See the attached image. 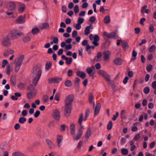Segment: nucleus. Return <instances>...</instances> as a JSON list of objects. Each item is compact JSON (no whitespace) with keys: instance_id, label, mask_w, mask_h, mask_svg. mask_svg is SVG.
<instances>
[{"instance_id":"nucleus-1","label":"nucleus","mask_w":156,"mask_h":156,"mask_svg":"<svg viewBox=\"0 0 156 156\" xmlns=\"http://www.w3.org/2000/svg\"><path fill=\"white\" fill-rule=\"evenodd\" d=\"M42 70L40 67L35 66L33 69L31 75L33 77L32 83L34 86L37 83L41 75Z\"/></svg>"},{"instance_id":"nucleus-2","label":"nucleus","mask_w":156,"mask_h":156,"mask_svg":"<svg viewBox=\"0 0 156 156\" xmlns=\"http://www.w3.org/2000/svg\"><path fill=\"white\" fill-rule=\"evenodd\" d=\"M24 58V55H21L19 58L16 59L14 62L15 64V70L16 72L19 71Z\"/></svg>"},{"instance_id":"nucleus-3","label":"nucleus","mask_w":156,"mask_h":156,"mask_svg":"<svg viewBox=\"0 0 156 156\" xmlns=\"http://www.w3.org/2000/svg\"><path fill=\"white\" fill-rule=\"evenodd\" d=\"M23 33L21 32L17 33L16 30H14L11 33L8 34L6 39L18 38L21 35H23Z\"/></svg>"},{"instance_id":"nucleus-4","label":"nucleus","mask_w":156,"mask_h":156,"mask_svg":"<svg viewBox=\"0 0 156 156\" xmlns=\"http://www.w3.org/2000/svg\"><path fill=\"white\" fill-rule=\"evenodd\" d=\"M103 35L104 37H106L108 38H118L119 36L116 31L112 32L110 33H108L106 32H105L103 33Z\"/></svg>"},{"instance_id":"nucleus-5","label":"nucleus","mask_w":156,"mask_h":156,"mask_svg":"<svg viewBox=\"0 0 156 156\" xmlns=\"http://www.w3.org/2000/svg\"><path fill=\"white\" fill-rule=\"evenodd\" d=\"M5 5L6 8L9 10L13 11L16 9V5L13 2L6 1L5 3Z\"/></svg>"},{"instance_id":"nucleus-6","label":"nucleus","mask_w":156,"mask_h":156,"mask_svg":"<svg viewBox=\"0 0 156 156\" xmlns=\"http://www.w3.org/2000/svg\"><path fill=\"white\" fill-rule=\"evenodd\" d=\"M74 97L73 95L70 94L67 96L65 100V105L72 107V103Z\"/></svg>"},{"instance_id":"nucleus-7","label":"nucleus","mask_w":156,"mask_h":156,"mask_svg":"<svg viewBox=\"0 0 156 156\" xmlns=\"http://www.w3.org/2000/svg\"><path fill=\"white\" fill-rule=\"evenodd\" d=\"M39 29L38 28L35 27L33 28L31 30V32H29L28 33L27 38L30 39L33 35L37 34L39 32Z\"/></svg>"},{"instance_id":"nucleus-8","label":"nucleus","mask_w":156,"mask_h":156,"mask_svg":"<svg viewBox=\"0 0 156 156\" xmlns=\"http://www.w3.org/2000/svg\"><path fill=\"white\" fill-rule=\"evenodd\" d=\"M52 115L55 119L59 120L60 118V111L58 109L53 110L52 112Z\"/></svg>"},{"instance_id":"nucleus-9","label":"nucleus","mask_w":156,"mask_h":156,"mask_svg":"<svg viewBox=\"0 0 156 156\" xmlns=\"http://www.w3.org/2000/svg\"><path fill=\"white\" fill-rule=\"evenodd\" d=\"M83 133V131H81L80 130H77V132L76 135L73 134L71 135L74 140H78L81 137Z\"/></svg>"},{"instance_id":"nucleus-10","label":"nucleus","mask_w":156,"mask_h":156,"mask_svg":"<svg viewBox=\"0 0 156 156\" xmlns=\"http://www.w3.org/2000/svg\"><path fill=\"white\" fill-rule=\"evenodd\" d=\"M95 68L94 65L91 66V67H88L86 69V71L90 76H93L95 73Z\"/></svg>"},{"instance_id":"nucleus-11","label":"nucleus","mask_w":156,"mask_h":156,"mask_svg":"<svg viewBox=\"0 0 156 156\" xmlns=\"http://www.w3.org/2000/svg\"><path fill=\"white\" fill-rule=\"evenodd\" d=\"M72 106L65 105L64 114L65 116L68 117L70 115Z\"/></svg>"},{"instance_id":"nucleus-12","label":"nucleus","mask_w":156,"mask_h":156,"mask_svg":"<svg viewBox=\"0 0 156 156\" xmlns=\"http://www.w3.org/2000/svg\"><path fill=\"white\" fill-rule=\"evenodd\" d=\"M25 18L23 16H20L15 20V22L17 24H23L25 23Z\"/></svg>"},{"instance_id":"nucleus-13","label":"nucleus","mask_w":156,"mask_h":156,"mask_svg":"<svg viewBox=\"0 0 156 156\" xmlns=\"http://www.w3.org/2000/svg\"><path fill=\"white\" fill-rule=\"evenodd\" d=\"M103 55L104 60L107 61L109 59L111 52L108 50L104 51L103 53Z\"/></svg>"},{"instance_id":"nucleus-14","label":"nucleus","mask_w":156,"mask_h":156,"mask_svg":"<svg viewBox=\"0 0 156 156\" xmlns=\"http://www.w3.org/2000/svg\"><path fill=\"white\" fill-rule=\"evenodd\" d=\"M62 80L61 78L57 77L49 79L48 80V81L49 83H58L62 81Z\"/></svg>"},{"instance_id":"nucleus-15","label":"nucleus","mask_w":156,"mask_h":156,"mask_svg":"<svg viewBox=\"0 0 156 156\" xmlns=\"http://www.w3.org/2000/svg\"><path fill=\"white\" fill-rule=\"evenodd\" d=\"M91 127H89L87 129V132L84 136L85 138L88 140L91 135Z\"/></svg>"},{"instance_id":"nucleus-16","label":"nucleus","mask_w":156,"mask_h":156,"mask_svg":"<svg viewBox=\"0 0 156 156\" xmlns=\"http://www.w3.org/2000/svg\"><path fill=\"white\" fill-rule=\"evenodd\" d=\"M1 42L2 45L5 47H8L11 45V42L9 40H2Z\"/></svg>"},{"instance_id":"nucleus-17","label":"nucleus","mask_w":156,"mask_h":156,"mask_svg":"<svg viewBox=\"0 0 156 156\" xmlns=\"http://www.w3.org/2000/svg\"><path fill=\"white\" fill-rule=\"evenodd\" d=\"M62 139V137L61 135H57L56 140L58 143L57 146L58 147H60L61 146V142Z\"/></svg>"},{"instance_id":"nucleus-18","label":"nucleus","mask_w":156,"mask_h":156,"mask_svg":"<svg viewBox=\"0 0 156 156\" xmlns=\"http://www.w3.org/2000/svg\"><path fill=\"white\" fill-rule=\"evenodd\" d=\"M122 62V60L120 58H116L113 61L114 64L117 65H121Z\"/></svg>"},{"instance_id":"nucleus-19","label":"nucleus","mask_w":156,"mask_h":156,"mask_svg":"<svg viewBox=\"0 0 156 156\" xmlns=\"http://www.w3.org/2000/svg\"><path fill=\"white\" fill-rule=\"evenodd\" d=\"M14 51L11 49H8L5 51L4 53V55L5 57H8L9 55L12 54Z\"/></svg>"},{"instance_id":"nucleus-20","label":"nucleus","mask_w":156,"mask_h":156,"mask_svg":"<svg viewBox=\"0 0 156 156\" xmlns=\"http://www.w3.org/2000/svg\"><path fill=\"white\" fill-rule=\"evenodd\" d=\"M101 105L100 103H98L97 104L94 111V114L96 115H97L100 110Z\"/></svg>"},{"instance_id":"nucleus-21","label":"nucleus","mask_w":156,"mask_h":156,"mask_svg":"<svg viewBox=\"0 0 156 156\" xmlns=\"http://www.w3.org/2000/svg\"><path fill=\"white\" fill-rule=\"evenodd\" d=\"M76 74L78 76L81 77L82 79L84 78L86 76L85 73L81 71H77Z\"/></svg>"},{"instance_id":"nucleus-22","label":"nucleus","mask_w":156,"mask_h":156,"mask_svg":"<svg viewBox=\"0 0 156 156\" xmlns=\"http://www.w3.org/2000/svg\"><path fill=\"white\" fill-rule=\"evenodd\" d=\"M70 129L71 135L75 134V126L74 123H71L70 126Z\"/></svg>"},{"instance_id":"nucleus-23","label":"nucleus","mask_w":156,"mask_h":156,"mask_svg":"<svg viewBox=\"0 0 156 156\" xmlns=\"http://www.w3.org/2000/svg\"><path fill=\"white\" fill-rule=\"evenodd\" d=\"M83 120H84L83 115V113H81L79 115L78 121V123L79 125H81L82 124V122Z\"/></svg>"},{"instance_id":"nucleus-24","label":"nucleus","mask_w":156,"mask_h":156,"mask_svg":"<svg viewBox=\"0 0 156 156\" xmlns=\"http://www.w3.org/2000/svg\"><path fill=\"white\" fill-rule=\"evenodd\" d=\"M25 6L24 4H21L19 5L18 8V11L20 12H22L25 10Z\"/></svg>"},{"instance_id":"nucleus-25","label":"nucleus","mask_w":156,"mask_h":156,"mask_svg":"<svg viewBox=\"0 0 156 156\" xmlns=\"http://www.w3.org/2000/svg\"><path fill=\"white\" fill-rule=\"evenodd\" d=\"M39 27L41 29H46L49 27V24L47 23H41L40 24Z\"/></svg>"},{"instance_id":"nucleus-26","label":"nucleus","mask_w":156,"mask_h":156,"mask_svg":"<svg viewBox=\"0 0 156 156\" xmlns=\"http://www.w3.org/2000/svg\"><path fill=\"white\" fill-rule=\"evenodd\" d=\"M122 46L124 50H126L128 48L129 46L127 43L125 41H122Z\"/></svg>"},{"instance_id":"nucleus-27","label":"nucleus","mask_w":156,"mask_h":156,"mask_svg":"<svg viewBox=\"0 0 156 156\" xmlns=\"http://www.w3.org/2000/svg\"><path fill=\"white\" fill-rule=\"evenodd\" d=\"M12 156H26L24 154L19 151H17L13 153Z\"/></svg>"},{"instance_id":"nucleus-28","label":"nucleus","mask_w":156,"mask_h":156,"mask_svg":"<svg viewBox=\"0 0 156 156\" xmlns=\"http://www.w3.org/2000/svg\"><path fill=\"white\" fill-rule=\"evenodd\" d=\"M46 142L50 148L54 146V144L52 141L48 139L46 140Z\"/></svg>"},{"instance_id":"nucleus-29","label":"nucleus","mask_w":156,"mask_h":156,"mask_svg":"<svg viewBox=\"0 0 156 156\" xmlns=\"http://www.w3.org/2000/svg\"><path fill=\"white\" fill-rule=\"evenodd\" d=\"M126 111L124 110H122L121 111L120 113V116L121 119H126V116L125 115Z\"/></svg>"},{"instance_id":"nucleus-30","label":"nucleus","mask_w":156,"mask_h":156,"mask_svg":"<svg viewBox=\"0 0 156 156\" xmlns=\"http://www.w3.org/2000/svg\"><path fill=\"white\" fill-rule=\"evenodd\" d=\"M138 124L137 122L134 123L133 124V126L131 128V131L133 132L136 131L138 130V128L136 127Z\"/></svg>"},{"instance_id":"nucleus-31","label":"nucleus","mask_w":156,"mask_h":156,"mask_svg":"<svg viewBox=\"0 0 156 156\" xmlns=\"http://www.w3.org/2000/svg\"><path fill=\"white\" fill-rule=\"evenodd\" d=\"M36 93L33 92H29L27 94V97L29 99H31L35 95Z\"/></svg>"},{"instance_id":"nucleus-32","label":"nucleus","mask_w":156,"mask_h":156,"mask_svg":"<svg viewBox=\"0 0 156 156\" xmlns=\"http://www.w3.org/2000/svg\"><path fill=\"white\" fill-rule=\"evenodd\" d=\"M52 65L51 63L50 62H47L45 66V69L46 70H49L51 67Z\"/></svg>"},{"instance_id":"nucleus-33","label":"nucleus","mask_w":156,"mask_h":156,"mask_svg":"<svg viewBox=\"0 0 156 156\" xmlns=\"http://www.w3.org/2000/svg\"><path fill=\"white\" fill-rule=\"evenodd\" d=\"M72 82L69 80H66L64 83L65 85L67 87H70L72 85Z\"/></svg>"},{"instance_id":"nucleus-34","label":"nucleus","mask_w":156,"mask_h":156,"mask_svg":"<svg viewBox=\"0 0 156 156\" xmlns=\"http://www.w3.org/2000/svg\"><path fill=\"white\" fill-rule=\"evenodd\" d=\"M110 18L109 16H106L104 19V23L105 24H107L110 22Z\"/></svg>"},{"instance_id":"nucleus-35","label":"nucleus","mask_w":156,"mask_h":156,"mask_svg":"<svg viewBox=\"0 0 156 156\" xmlns=\"http://www.w3.org/2000/svg\"><path fill=\"white\" fill-rule=\"evenodd\" d=\"M90 110L88 109H87L85 112V115L84 118V121H86L87 118L89 116L90 114Z\"/></svg>"},{"instance_id":"nucleus-36","label":"nucleus","mask_w":156,"mask_h":156,"mask_svg":"<svg viewBox=\"0 0 156 156\" xmlns=\"http://www.w3.org/2000/svg\"><path fill=\"white\" fill-rule=\"evenodd\" d=\"M94 98L93 94L91 93H90L89 94L88 100L90 103L91 104L93 102V100L94 99Z\"/></svg>"},{"instance_id":"nucleus-37","label":"nucleus","mask_w":156,"mask_h":156,"mask_svg":"<svg viewBox=\"0 0 156 156\" xmlns=\"http://www.w3.org/2000/svg\"><path fill=\"white\" fill-rule=\"evenodd\" d=\"M122 154L124 155H126L128 154V151L127 149L122 148L121 150Z\"/></svg>"},{"instance_id":"nucleus-38","label":"nucleus","mask_w":156,"mask_h":156,"mask_svg":"<svg viewBox=\"0 0 156 156\" xmlns=\"http://www.w3.org/2000/svg\"><path fill=\"white\" fill-rule=\"evenodd\" d=\"M90 39H99V37L98 35L95 34L94 36L93 34H90L89 35Z\"/></svg>"},{"instance_id":"nucleus-39","label":"nucleus","mask_w":156,"mask_h":156,"mask_svg":"<svg viewBox=\"0 0 156 156\" xmlns=\"http://www.w3.org/2000/svg\"><path fill=\"white\" fill-rule=\"evenodd\" d=\"M80 80L79 78H78V77H76V78L75 83V86L77 88L79 87V82H80Z\"/></svg>"},{"instance_id":"nucleus-40","label":"nucleus","mask_w":156,"mask_h":156,"mask_svg":"<svg viewBox=\"0 0 156 156\" xmlns=\"http://www.w3.org/2000/svg\"><path fill=\"white\" fill-rule=\"evenodd\" d=\"M26 121V118L23 117H22L19 118L18 121L21 124H23Z\"/></svg>"},{"instance_id":"nucleus-41","label":"nucleus","mask_w":156,"mask_h":156,"mask_svg":"<svg viewBox=\"0 0 156 156\" xmlns=\"http://www.w3.org/2000/svg\"><path fill=\"white\" fill-rule=\"evenodd\" d=\"M65 60H66V63L67 65L70 64L72 61V58L71 57L66 58Z\"/></svg>"},{"instance_id":"nucleus-42","label":"nucleus","mask_w":156,"mask_h":156,"mask_svg":"<svg viewBox=\"0 0 156 156\" xmlns=\"http://www.w3.org/2000/svg\"><path fill=\"white\" fill-rule=\"evenodd\" d=\"M84 20V19L83 18L79 17L77 20V23L81 25L83 23Z\"/></svg>"},{"instance_id":"nucleus-43","label":"nucleus","mask_w":156,"mask_h":156,"mask_svg":"<svg viewBox=\"0 0 156 156\" xmlns=\"http://www.w3.org/2000/svg\"><path fill=\"white\" fill-rule=\"evenodd\" d=\"M156 49V46L155 45H152L149 48V51L150 52H153Z\"/></svg>"},{"instance_id":"nucleus-44","label":"nucleus","mask_w":156,"mask_h":156,"mask_svg":"<svg viewBox=\"0 0 156 156\" xmlns=\"http://www.w3.org/2000/svg\"><path fill=\"white\" fill-rule=\"evenodd\" d=\"M10 82L13 86H14L16 85V80L14 77H11Z\"/></svg>"},{"instance_id":"nucleus-45","label":"nucleus","mask_w":156,"mask_h":156,"mask_svg":"<svg viewBox=\"0 0 156 156\" xmlns=\"http://www.w3.org/2000/svg\"><path fill=\"white\" fill-rule=\"evenodd\" d=\"M85 34L88 35L90 33V30L88 27H86L84 30Z\"/></svg>"},{"instance_id":"nucleus-46","label":"nucleus","mask_w":156,"mask_h":156,"mask_svg":"<svg viewBox=\"0 0 156 156\" xmlns=\"http://www.w3.org/2000/svg\"><path fill=\"white\" fill-rule=\"evenodd\" d=\"M140 137V134L139 133L136 134L134 136L133 139L135 141H138L139 140Z\"/></svg>"},{"instance_id":"nucleus-47","label":"nucleus","mask_w":156,"mask_h":156,"mask_svg":"<svg viewBox=\"0 0 156 156\" xmlns=\"http://www.w3.org/2000/svg\"><path fill=\"white\" fill-rule=\"evenodd\" d=\"M143 91L145 94H148L150 92V89L149 87H145L143 90Z\"/></svg>"},{"instance_id":"nucleus-48","label":"nucleus","mask_w":156,"mask_h":156,"mask_svg":"<svg viewBox=\"0 0 156 156\" xmlns=\"http://www.w3.org/2000/svg\"><path fill=\"white\" fill-rule=\"evenodd\" d=\"M112 122L111 121L109 122L107 126V129L108 130H110L112 129Z\"/></svg>"},{"instance_id":"nucleus-49","label":"nucleus","mask_w":156,"mask_h":156,"mask_svg":"<svg viewBox=\"0 0 156 156\" xmlns=\"http://www.w3.org/2000/svg\"><path fill=\"white\" fill-rule=\"evenodd\" d=\"M48 97L47 95H45L43 96V101L44 102H47L48 101Z\"/></svg>"},{"instance_id":"nucleus-50","label":"nucleus","mask_w":156,"mask_h":156,"mask_svg":"<svg viewBox=\"0 0 156 156\" xmlns=\"http://www.w3.org/2000/svg\"><path fill=\"white\" fill-rule=\"evenodd\" d=\"M34 87L32 85H31L27 87V90L30 91H32L34 90Z\"/></svg>"},{"instance_id":"nucleus-51","label":"nucleus","mask_w":156,"mask_h":156,"mask_svg":"<svg viewBox=\"0 0 156 156\" xmlns=\"http://www.w3.org/2000/svg\"><path fill=\"white\" fill-rule=\"evenodd\" d=\"M98 73L99 75L103 77L106 74L104 71L102 70H99Z\"/></svg>"},{"instance_id":"nucleus-52","label":"nucleus","mask_w":156,"mask_h":156,"mask_svg":"<svg viewBox=\"0 0 156 156\" xmlns=\"http://www.w3.org/2000/svg\"><path fill=\"white\" fill-rule=\"evenodd\" d=\"M79 11V6L77 5H75L74 8V11L76 14Z\"/></svg>"},{"instance_id":"nucleus-53","label":"nucleus","mask_w":156,"mask_h":156,"mask_svg":"<svg viewBox=\"0 0 156 156\" xmlns=\"http://www.w3.org/2000/svg\"><path fill=\"white\" fill-rule=\"evenodd\" d=\"M68 76L69 77H71L74 74L73 71L71 69H69L68 72Z\"/></svg>"},{"instance_id":"nucleus-54","label":"nucleus","mask_w":156,"mask_h":156,"mask_svg":"<svg viewBox=\"0 0 156 156\" xmlns=\"http://www.w3.org/2000/svg\"><path fill=\"white\" fill-rule=\"evenodd\" d=\"M96 19L94 16L90 17L89 20V21L91 23H94Z\"/></svg>"},{"instance_id":"nucleus-55","label":"nucleus","mask_w":156,"mask_h":156,"mask_svg":"<svg viewBox=\"0 0 156 156\" xmlns=\"http://www.w3.org/2000/svg\"><path fill=\"white\" fill-rule=\"evenodd\" d=\"M78 35V33L76 30H74L73 31L72 36L73 38H75Z\"/></svg>"},{"instance_id":"nucleus-56","label":"nucleus","mask_w":156,"mask_h":156,"mask_svg":"<svg viewBox=\"0 0 156 156\" xmlns=\"http://www.w3.org/2000/svg\"><path fill=\"white\" fill-rule=\"evenodd\" d=\"M152 69V66L151 65H149L146 67V69L148 72L150 71Z\"/></svg>"},{"instance_id":"nucleus-57","label":"nucleus","mask_w":156,"mask_h":156,"mask_svg":"<svg viewBox=\"0 0 156 156\" xmlns=\"http://www.w3.org/2000/svg\"><path fill=\"white\" fill-rule=\"evenodd\" d=\"M24 86V84L21 82L19 83L18 85V87L20 89H22L23 88Z\"/></svg>"},{"instance_id":"nucleus-58","label":"nucleus","mask_w":156,"mask_h":156,"mask_svg":"<svg viewBox=\"0 0 156 156\" xmlns=\"http://www.w3.org/2000/svg\"><path fill=\"white\" fill-rule=\"evenodd\" d=\"M60 96V94L59 93H56L54 99H55L57 101H59V97Z\"/></svg>"},{"instance_id":"nucleus-59","label":"nucleus","mask_w":156,"mask_h":156,"mask_svg":"<svg viewBox=\"0 0 156 156\" xmlns=\"http://www.w3.org/2000/svg\"><path fill=\"white\" fill-rule=\"evenodd\" d=\"M105 79L108 81H110V76L109 75H107L106 74L103 77Z\"/></svg>"},{"instance_id":"nucleus-60","label":"nucleus","mask_w":156,"mask_h":156,"mask_svg":"<svg viewBox=\"0 0 156 156\" xmlns=\"http://www.w3.org/2000/svg\"><path fill=\"white\" fill-rule=\"evenodd\" d=\"M40 112L39 110L36 111L34 114V116L36 117H37L40 114Z\"/></svg>"},{"instance_id":"nucleus-61","label":"nucleus","mask_w":156,"mask_h":156,"mask_svg":"<svg viewBox=\"0 0 156 156\" xmlns=\"http://www.w3.org/2000/svg\"><path fill=\"white\" fill-rule=\"evenodd\" d=\"M61 10L62 12L64 13L66 12L67 11L66 7L64 5H62V7Z\"/></svg>"},{"instance_id":"nucleus-62","label":"nucleus","mask_w":156,"mask_h":156,"mask_svg":"<svg viewBox=\"0 0 156 156\" xmlns=\"http://www.w3.org/2000/svg\"><path fill=\"white\" fill-rule=\"evenodd\" d=\"M76 29L77 30H80L81 27V24L77 23L75 26Z\"/></svg>"},{"instance_id":"nucleus-63","label":"nucleus","mask_w":156,"mask_h":156,"mask_svg":"<svg viewBox=\"0 0 156 156\" xmlns=\"http://www.w3.org/2000/svg\"><path fill=\"white\" fill-rule=\"evenodd\" d=\"M66 125L64 124L61 125L60 126V130L61 131H64L65 129Z\"/></svg>"},{"instance_id":"nucleus-64","label":"nucleus","mask_w":156,"mask_h":156,"mask_svg":"<svg viewBox=\"0 0 156 156\" xmlns=\"http://www.w3.org/2000/svg\"><path fill=\"white\" fill-rule=\"evenodd\" d=\"M20 125L19 123H16L15 125L14 128L16 130H17L20 128Z\"/></svg>"}]
</instances>
